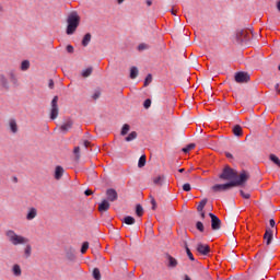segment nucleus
I'll return each instance as SVG.
<instances>
[{"label":"nucleus","instance_id":"nucleus-1","mask_svg":"<svg viewBox=\"0 0 280 280\" xmlns=\"http://www.w3.org/2000/svg\"><path fill=\"white\" fill-rule=\"evenodd\" d=\"M250 178V173L247 171H242L238 175V178L235 180L228 182L225 184H215L211 187L213 194H220L222 191H229L233 187H244Z\"/></svg>","mask_w":280,"mask_h":280},{"label":"nucleus","instance_id":"nucleus-2","mask_svg":"<svg viewBox=\"0 0 280 280\" xmlns=\"http://www.w3.org/2000/svg\"><path fill=\"white\" fill-rule=\"evenodd\" d=\"M67 23L68 26L66 30V34H68V36L75 34V30L80 27V15L75 11H72L68 15Z\"/></svg>","mask_w":280,"mask_h":280},{"label":"nucleus","instance_id":"nucleus-3","mask_svg":"<svg viewBox=\"0 0 280 280\" xmlns=\"http://www.w3.org/2000/svg\"><path fill=\"white\" fill-rule=\"evenodd\" d=\"M221 180H237L240 175H237V171L233 170L231 166L225 165L222 173L219 175Z\"/></svg>","mask_w":280,"mask_h":280},{"label":"nucleus","instance_id":"nucleus-4","mask_svg":"<svg viewBox=\"0 0 280 280\" xmlns=\"http://www.w3.org/2000/svg\"><path fill=\"white\" fill-rule=\"evenodd\" d=\"M5 235H7L8 240H9V242L11 244H13V246H19L21 244H27V238L16 234V232H14V230H8L5 232Z\"/></svg>","mask_w":280,"mask_h":280},{"label":"nucleus","instance_id":"nucleus-5","mask_svg":"<svg viewBox=\"0 0 280 280\" xmlns=\"http://www.w3.org/2000/svg\"><path fill=\"white\" fill-rule=\"evenodd\" d=\"M235 38L236 43L240 45H242V43H248V40H250V33H248L246 30H237Z\"/></svg>","mask_w":280,"mask_h":280},{"label":"nucleus","instance_id":"nucleus-6","mask_svg":"<svg viewBox=\"0 0 280 280\" xmlns=\"http://www.w3.org/2000/svg\"><path fill=\"white\" fill-rule=\"evenodd\" d=\"M234 80L237 84H246L250 82V74H248V72L240 71L235 73Z\"/></svg>","mask_w":280,"mask_h":280},{"label":"nucleus","instance_id":"nucleus-7","mask_svg":"<svg viewBox=\"0 0 280 280\" xmlns=\"http://www.w3.org/2000/svg\"><path fill=\"white\" fill-rule=\"evenodd\" d=\"M50 106V119H58V115L60 113V109L58 107V96H54Z\"/></svg>","mask_w":280,"mask_h":280},{"label":"nucleus","instance_id":"nucleus-8","mask_svg":"<svg viewBox=\"0 0 280 280\" xmlns=\"http://www.w3.org/2000/svg\"><path fill=\"white\" fill-rule=\"evenodd\" d=\"M209 218L211 219L212 231H220V229L222 226V221L220 220V218H218V215H215L211 212L209 213Z\"/></svg>","mask_w":280,"mask_h":280},{"label":"nucleus","instance_id":"nucleus-9","mask_svg":"<svg viewBox=\"0 0 280 280\" xmlns=\"http://www.w3.org/2000/svg\"><path fill=\"white\" fill-rule=\"evenodd\" d=\"M196 250L197 253H199V255H203L205 257H207L211 253V247H209V245L207 244L198 243Z\"/></svg>","mask_w":280,"mask_h":280},{"label":"nucleus","instance_id":"nucleus-10","mask_svg":"<svg viewBox=\"0 0 280 280\" xmlns=\"http://www.w3.org/2000/svg\"><path fill=\"white\" fill-rule=\"evenodd\" d=\"M273 237H275V230L267 226L266 232L264 234V240L266 242V246H270V244H272Z\"/></svg>","mask_w":280,"mask_h":280},{"label":"nucleus","instance_id":"nucleus-11","mask_svg":"<svg viewBox=\"0 0 280 280\" xmlns=\"http://www.w3.org/2000/svg\"><path fill=\"white\" fill-rule=\"evenodd\" d=\"M73 128V119L68 118L66 122H63L60 127L59 130L62 132V135H67Z\"/></svg>","mask_w":280,"mask_h":280},{"label":"nucleus","instance_id":"nucleus-12","mask_svg":"<svg viewBox=\"0 0 280 280\" xmlns=\"http://www.w3.org/2000/svg\"><path fill=\"white\" fill-rule=\"evenodd\" d=\"M106 196H107V201L108 202H115L118 200L119 195L117 194V190H115V188H108L106 190Z\"/></svg>","mask_w":280,"mask_h":280},{"label":"nucleus","instance_id":"nucleus-13","mask_svg":"<svg viewBox=\"0 0 280 280\" xmlns=\"http://www.w3.org/2000/svg\"><path fill=\"white\" fill-rule=\"evenodd\" d=\"M110 209V202L106 199H104L100 205H98V211L100 213H104L105 211H108Z\"/></svg>","mask_w":280,"mask_h":280},{"label":"nucleus","instance_id":"nucleus-14","mask_svg":"<svg viewBox=\"0 0 280 280\" xmlns=\"http://www.w3.org/2000/svg\"><path fill=\"white\" fill-rule=\"evenodd\" d=\"M166 259H167V268H176L178 266V260L174 258L172 255L166 254Z\"/></svg>","mask_w":280,"mask_h":280},{"label":"nucleus","instance_id":"nucleus-15","mask_svg":"<svg viewBox=\"0 0 280 280\" xmlns=\"http://www.w3.org/2000/svg\"><path fill=\"white\" fill-rule=\"evenodd\" d=\"M66 257L69 261H75V249L72 247L66 249Z\"/></svg>","mask_w":280,"mask_h":280},{"label":"nucleus","instance_id":"nucleus-16","mask_svg":"<svg viewBox=\"0 0 280 280\" xmlns=\"http://www.w3.org/2000/svg\"><path fill=\"white\" fill-rule=\"evenodd\" d=\"M65 175V168L62 166H56L55 168V179L60 180Z\"/></svg>","mask_w":280,"mask_h":280},{"label":"nucleus","instance_id":"nucleus-17","mask_svg":"<svg viewBox=\"0 0 280 280\" xmlns=\"http://www.w3.org/2000/svg\"><path fill=\"white\" fill-rule=\"evenodd\" d=\"M0 84L2 89L10 91V83L8 82V78H5V74H0Z\"/></svg>","mask_w":280,"mask_h":280},{"label":"nucleus","instance_id":"nucleus-18","mask_svg":"<svg viewBox=\"0 0 280 280\" xmlns=\"http://www.w3.org/2000/svg\"><path fill=\"white\" fill-rule=\"evenodd\" d=\"M36 215H38V210H36V208H30L26 214V220H34Z\"/></svg>","mask_w":280,"mask_h":280},{"label":"nucleus","instance_id":"nucleus-19","mask_svg":"<svg viewBox=\"0 0 280 280\" xmlns=\"http://www.w3.org/2000/svg\"><path fill=\"white\" fill-rule=\"evenodd\" d=\"M10 81L12 82L13 86H19V79L16 78V73H14V70H11L9 72Z\"/></svg>","mask_w":280,"mask_h":280},{"label":"nucleus","instance_id":"nucleus-20","mask_svg":"<svg viewBox=\"0 0 280 280\" xmlns=\"http://www.w3.org/2000/svg\"><path fill=\"white\" fill-rule=\"evenodd\" d=\"M91 38H93V36L91 35V33H86L84 36H83V39L81 42V45L83 47H89V43H91Z\"/></svg>","mask_w":280,"mask_h":280},{"label":"nucleus","instance_id":"nucleus-21","mask_svg":"<svg viewBox=\"0 0 280 280\" xmlns=\"http://www.w3.org/2000/svg\"><path fill=\"white\" fill-rule=\"evenodd\" d=\"M10 126V130L11 132H13V135H16V132H19V126L16 125V120L11 119L9 122Z\"/></svg>","mask_w":280,"mask_h":280},{"label":"nucleus","instance_id":"nucleus-22","mask_svg":"<svg viewBox=\"0 0 280 280\" xmlns=\"http://www.w3.org/2000/svg\"><path fill=\"white\" fill-rule=\"evenodd\" d=\"M184 246L186 249V255L190 259V261H196V258H194V254L191 253V249H189V246L187 245V241H184Z\"/></svg>","mask_w":280,"mask_h":280},{"label":"nucleus","instance_id":"nucleus-23","mask_svg":"<svg viewBox=\"0 0 280 280\" xmlns=\"http://www.w3.org/2000/svg\"><path fill=\"white\" fill-rule=\"evenodd\" d=\"M233 135H234L235 137H242V136L244 135V131L242 130V126L235 125V126L233 127Z\"/></svg>","mask_w":280,"mask_h":280},{"label":"nucleus","instance_id":"nucleus-24","mask_svg":"<svg viewBox=\"0 0 280 280\" xmlns=\"http://www.w3.org/2000/svg\"><path fill=\"white\" fill-rule=\"evenodd\" d=\"M122 222H124V224H127L130 226V225L135 224V222H137V220H135V217L127 215L122 219Z\"/></svg>","mask_w":280,"mask_h":280},{"label":"nucleus","instance_id":"nucleus-25","mask_svg":"<svg viewBox=\"0 0 280 280\" xmlns=\"http://www.w3.org/2000/svg\"><path fill=\"white\" fill-rule=\"evenodd\" d=\"M209 202V199L203 198L199 205L197 206V211H205V207H207V203Z\"/></svg>","mask_w":280,"mask_h":280},{"label":"nucleus","instance_id":"nucleus-26","mask_svg":"<svg viewBox=\"0 0 280 280\" xmlns=\"http://www.w3.org/2000/svg\"><path fill=\"white\" fill-rule=\"evenodd\" d=\"M164 180H165V175H160V176L153 178L154 185H159L160 187L163 186Z\"/></svg>","mask_w":280,"mask_h":280},{"label":"nucleus","instance_id":"nucleus-27","mask_svg":"<svg viewBox=\"0 0 280 280\" xmlns=\"http://www.w3.org/2000/svg\"><path fill=\"white\" fill-rule=\"evenodd\" d=\"M269 161H271V163H275V165H277V167H280V160L279 156H277L276 154H270L269 155Z\"/></svg>","mask_w":280,"mask_h":280},{"label":"nucleus","instance_id":"nucleus-28","mask_svg":"<svg viewBox=\"0 0 280 280\" xmlns=\"http://www.w3.org/2000/svg\"><path fill=\"white\" fill-rule=\"evenodd\" d=\"M12 272L14 277H21L22 270L20 265H13Z\"/></svg>","mask_w":280,"mask_h":280},{"label":"nucleus","instance_id":"nucleus-29","mask_svg":"<svg viewBox=\"0 0 280 280\" xmlns=\"http://www.w3.org/2000/svg\"><path fill=\"white\" fill-rule=\"evenodd\" d=\"M138 133L137 131H131L128 137L125 138V141L130 142V141H135V139H137Z\"/></svg>","mask_w":280,"mask_h":280},{"label":"nucleus","instance_id":"nucleus-30","mask_svg":"<svg viewBox=\"0 0 280 280\" xmlns=\"http://www.w3.org/2000/svg\"><path fill=\"white\" fill-rule=\"evenodd\" d=\"M139 75V69L137 67H131L130 69V79L135 80Z\"/></svg>","mask_w":280,"mask_h":280},{"label":"nucleus","instance_id":"nucleus-31","mask_svg":"<svg viewBox=\"0 0 280 280\" xmlns=\"http://www.w3.org/2000/svg\"><path fill=\"white\" fill-rule=\"evenodd\" d=\"M128 132H130V125L125 124L121 128L120 135H121V137H126V135H128Z\"/></svg>","mask_w":280,"mask_h":280},{"label":"nucleus","instance_id":"nucleus-32","mask_svg":"<svg viewBox=\"0 0 280 280\" xmlns=\"http://www.w3.org/2000/svg\"><path fill=\"white\" fill-rule=\"evenodd\" d=\"M136 214L138 218H141L143 215V206L141 203L136 205Z\"/></svg>","mask_w":280,"mask_h":280},{"label":"nucleus","instance_id":"nucleus-33","mask_svg":"<svg viewBox=\"0 0 280 280\" xmlns=\"http://www.w3.org/2000/svg\"><path fill=\"white\" fill-rule=\"evenodd\" d=\"M145 163H147V159H145V154L141 155L139 161H138V167H145Z\"/></svg>","mask_w":280,"mask_h":280},{"label":"nucleus","instance_id":"nucleus-34","mask_svg":"<svg viewBox=\"0 0 280 280\" xmlns=\"http://www.w3.org/2000/svg\"><path fill=\"white\" fill-rule=\"evenodd\" d=\"M194 148H196V144L195 143H190L188 144L187 147L183 148L182 149V152H184L185 154L191 152V150H194Z\"/></svg>","mask_w":280,"mask_h":280},{"label":"nucleus","instance_id":"nucleus-35","mask_svg":"<svg viewBox=\"0 0 280 280\" xmlns=\"http://www.w3.org/2000/svg\"><path fill=\"white\" fill-rule=\"evenodd\" d=\"M93 278L95 280H102V273L100 272V269H97V268L93 269Z\"/></svg>","mask_w":280,"mask_h":280},{"label":"nucleus","instance_id":"nucleus-36","mask_svg":"<svg viewBox=\"0 0 280 280\" xmlns=\"http://www.w3.org/2000/svg\"><path fill=\"white\" fill-rule=\"evenodd\" d=\"M91 73H93V68H92V67H90V68L83 70L82 73H81V75H82L83 78H89V77L91 75Z\"/></svg>","mask_w":280,"mask_h":280},{"label":"nucleus","instance_id":"nucleus-37","mask_svg":"<svg viewBox=\"0 0 280 280\" xmlns=\"http://www.w3.org/2000/svg\"><path fill=\"white\" fill-rule=\"evenodd\" d=\"M24 255L27 258L32 257V245H26L25 249H24Z\"/></svg>","mask_w":280,"mask_h":280},{"label":"nucleus","instance_id":"nucleus-38","mask_svg":"<svg viewBox=\"0 0 280 280\" xmlns=\"http://www.w3.org/2000/svg\"><path fill=\"white\" fill-rule=\"evenodd\" d=\"M30 69V60H24L21 63V71H27Z\"/></svg>","mask_w":280,"mask_h":280},{"label":"nucleus","instance_id":"nucleus-39","mask_svg":"<svg viewBox=\"0 0 280 280\" xmlns=\"http://www.w3.org/2000/svg\"><path fill=\"white\" fill-rule=\"evenodd\" d=\"M196 229L197 231H199L200 233H205V224L201 221H198L196 223Z\"/></svg>","mask_w":280,"mask_h":280},{"label":"nucleus","instance_id":"nucleus-40","mask_svg":"<svg viewBox=\"0 0 280 280\" xmlns=\"http://www.w3.org/2000/svg\"><path fill=\"white\" fill-rule=\"evenodd\" d=\"M277 222L275 221V219H270L269 220V226L271 228V230L275 232L276 231V233H277Z\"/></svg>","mask_w":280,"mask_h":280},{"label":"nucleus","instance_id":"nucleus-41","mask_svg":"<svg viewBox=\"0 0 280 280\" xmlns=\"http://www.w3.org/2000/svg\"><path fill=\"white\" fill-rule=\"evenodd\" d=\"M86 250H89V242H84L81 246V253L82 255H84V253H86Z\"/></svg>","mask_w":280,"mask_h":280},{"label":"nucleus","instance_id":"nucleus-42","mask_svg":"<svg viewBox=\"0 0 280 280\" xmlns=\"http://www.w3.org/2000/svg\"><path fill=\"white\" fill-rule=\"evenodd\" d=\"M75 161H80V147H75L74 150Z\"/></svg>","mask_w":280,"mask_h":280},{"label":"nucleus","instance_id":"nucleus-43","mask_svg":"<svg viewBox=\"0 0 280 280\" xmlns=\"http://www.w3.org/2000/svg\"><path fill=\"white\" fill-rule=\"evenodd\" d=\"M152 82V74H148L144 80V86H149V84Z\"/></svg>","mask_w":280,"mask_h":280},{"label":"nucleus","instance_id":"nucleus-44","mask_svg":"<svg viewBox=\"0 0 280 280\" xmlns=\"http://www.w3.org/2000/svg\"><path fill=\"white\" fill-rule=\"evenodd\" d=\"M240 194L242 198H244L245 200H248L250 198V194L244 192V190H240Z\"/></svg>","mask_w":280,"mask_h":280},{"label":"nucleus","instance_id":"nucleus-45","mask_svg":"<svg viewBox=\"0 0 280 280\" xmlns=\"http://www.w3.org/2000/svg\"><path fill=\"white\" fill-rule=\"evenodd\" d=\"M101 95H102V92H100V90H96L94 92V94L92 95V98L93 100H100Z\"/></svg>","mask_w":280,"mask_h":280},{"label":"nucleus","instance_id":"nucleus-46","mask_svg":"<svg viewBox=\"0 0 280 280\" xmlns=\"http://www.w3.org/2000/svg\"><path fill=\"white\" fill-rule=\"evenodd\" d=\"M144 108H150V106H152V100L147 98L143 103Z\"/></svg>","mask_w":280,"mask_h":280},{"label":"nucleus","instance_id":"nucleus-47","mask_svg":"<svg viewBox=\"0 0 280 280\" xmlns=\"http://www.w3.org/2000/svg\"><path fill=\"white\" fill-rule=\"evenodd\" d=\"M150 198H151L152 210L156 211V199H154L152 196H150Z\"/></svg>","mask_w":280,"mask_h":280},{"label":"nucleus","instance_id":"nucleus-48","mask_svg":"<svg viewBox=\"0 0 280 280\" xmlns=\"http://www.w3.org/2000/svg\"><path fill=\"white\" fill-rule=\"evenodd\" d=\"M191 189V185L189 183H186L183 185V191H189Z\"/></svg>","mask_w":280,"mask_h":280},{"label":"nucleus","instance_id":"nucleus-49","mask_svg":"<svg viewBox=\"0 0 280 280\" xmlns=\"http://www.w3.org/2000/svg\"><path fill=\"white\" fill-rule=\"evenodd\" d=\"M145 49H148V45H147V44H140V45H138V51H143V50H145Z\"/></svg>","mask_w":280,"mask_h":280},{"label":"nucleus","instance_id":"nucleus-50","mask_svg":"<svg viewBox=\"0 0 280 280\" xmlns=\"http://www.w3.org/2000/svg\"><path fill=\"white\" fill-rule=\"evenodd\" d=\"M66 49H67L68 54H73V51H74V48H73V46H71V45H68V46L66 47Z\"/></svg>","mask_w":280,"mask_h":280},{"label":"nucleus","instance_id":"nucleus-51","mask_svg":"<svg viewBox=\"0 0 280 280\" xmlns=\"http://www.w3.org/2000/svg\"><path fill=\"white\" fill-rule=\"evenodd\" d=\"M84 194H85V196H93V190L86 189V190L84 191Z\"/></svg>","mask_w":280,"mask_h":280},{"label":"nucleus","instance_id":"nucleus-52","mask_svg":"<svg viewBox=\"0 0 280 280\" xmlns=\"http://www.w3.org/2000/svg\"><path fill=\"white\" fill-rule=\"evenodd\" d=\"M48 88L54 89V81L51 79L48 81Z\"/></svg>","mask_w":280,"mask_h":280},{"label":"nucleus","instance_id":"nucleus-53","mask_svg":"<svg viewBox=\"0 0 280 280\" xmlns=\"http://www.w3.org/2000/svg\"><path fill=\"white\" fill-rule=\"evenodd\" d=\"M198 213H200L201 220H205L206 218L205 210L198 211Z\"/></svg>","mask_w":280,"mask_h":280},{"label":"nucleus","instance_id":"nucleus-54","mask_svg":"<svg viewBox=\"0 0 280 280\" xmlns=\"http://www.w3.org/2000/svg\"><path fill=\"white\" fill-rule=\"evenodd\" d=\"M275 91H276V93H280V89H279V83H277L276 85H275Z\"/></svg>","mask_w":280,"mask_h":280},{"label":"nucleus","instance_id":"nucleus-55","mask_svg":"<svg viewBox=\"0 0 280 280\" xmlns=\"http://www.w3.org/2000/svg\"><path fill=\"white\" fill-rule=\"evenodd\" d=\"M83 145H84V148H89V145H91V142L88 141V140H85V141L83 142Z\"/></svg>","mask_w":280,"mask_h":280},{"label":"nucleus","instance_id":"nucleus-56","mask_svg":"<svg viewBox=\"0 0 280 280\" xmlns=\"http://www.w3.org/2000/svg\"><path fill=\"white\" fill-rule=\"evenodd\" d=\"M225 156H226V159H233V154H231V153H225Z\"/></svg>","mask_w":280,"mask_h":280},{"label":"nucleus","instance_id":"nucleus-57","mask_svg":"<svg viewBox=\"0 0 280 280\" xmlns=\"http://www.w3.org/2000/svg\"><path fill=\"white\" fill-rule=\"evenodd\" d=\"M147 5L150 8V5H152V0H147Z\"/></svg>","mask_w":280,"mask_h":280},{"label":"nucleus","instance_id":"nucleus-58","mask_svg":"<svg viewBox=\"0 0 280 280\" xmlns=\"http://www.w3.org/2000/svg\"><path fill=\"white\" fill-rule=\"evenodd\" d=\"M124 1H126V0H117L118 5H121V3H124Z\"/></svg>","mask_w":280,"mask_h":280},{"label":"nucleus","instance_id":"nucleus-59","mask_svg":"<svg viewBox=\"0 0 280 280\" xmlns=\"http://www.w3.org/2000/svg\"><path fill=\"white\" fill-rule=\"evenodd\" d=\"M277 10L280 11V0L277 2Z\"/></svg>","mask_w":280,"mask_h":280},{"label":"nucleus","instance_id":"nucleus-60","mask_svg":"<svg viewBox=\"0 0 280 280\" xmlns=\"http://www.w3.org/2000/svg\"><path fill=\"white\" fill-rule=\"evenodd\" d=\"M171 14H173L174 16H176V11H174V9L171 10Z\"/></svg>","mask_w":280,"mask_h":280},{"label":"nucleus","instance_id":"nucleus-61","mask_svg":"<svg viewBox=\"0 0 280 280\" xmlns=\"http://www.w3.org/2000/svg\"><path fill=\"white\" fill-rule=\"evenodd\" d=\"M178 172L179 174H183V172H185V168H179Z\"/></svg>","mask_w":280,"mask_h":280},{"label":"nucleus","instance_id":"nucleus-62","mask_svg":"<svg viewBox=\"0 0 280 280\" xmlns=\"http://www.w3.org/2000/svg\"><path fill=\"white\" fill-rule=\"evenodd\" d=\"M184 280H191V278H189V276L186 275Z\"/></svg>","mask_w":280,"mask_h":280},{"label":"nucleus","instance_id":"nucleus-63","mask_svg":"<svg viewBox=\"0 0 280 280\" xmlns=\"http://www.w3.org/2000/svg\"><path fill=\"white\" fill-rule=\"evenodd\" d=\"M14 183H19V178L14 177L13 178Z\"/></svg>","mask_w":280,"mask_h":280},{"label":"nucleus","instance_id":"nucleus-64","mask_svg":"<svg viewBox=\"0 0 280 280\" xmlns=\"http://www.w3.org/2000/svg\"><path fill=\"white\" fill-rule=\"evenodd\" d=\"M129 277H135V272L129 273Z\"/></svg>","mask_w":280,"mask_h":280}]
</instances>
